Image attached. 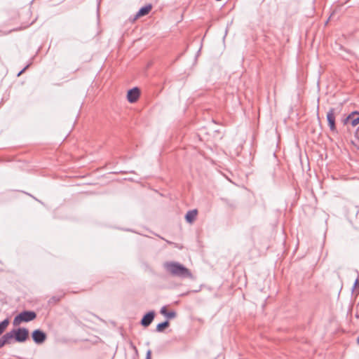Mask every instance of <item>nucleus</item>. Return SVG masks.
Listing matches in <instances>:
<instances>
[{
  "label": "nucleus",
  "instance_id": "nucleus-12",
  "mask_svg": "<svg viewBox=\"0 0 359 359\" xmlns=\"http://www.w3.org/2000/svg\"><path fill=\"white\" fill-rule=\"evenodd\" d=\"M9 321L8 319H6L1 323H0V334H1L4 332V331L6 330Z\"/></svg>",
  "mask_w": 359,
  "mask_h": 359
},
{
  "label": "nucleus",
  "instance_id": "nucleus-13",
  "mask_svg": "<svg viewBox=\"0 0 359 359\" xmlns=\"http://www.w3.org/2000/svg\"><path fill=\"white\" fill-rule=\"evenodd\" d=\"M161 314H163V315H164V316H167V313H167V309H166V307H165V306H163V307H162V308H161Z\"/></svg>",
  "mask_w": 359,
  "mask_h": 359
},
{
  "label": "nucleus",
  "instance_id": "nucleus-14",
  "mask_svg": "<svg viewBox=\"0 0 359 359\" xmlns=\"http://www.w3.org/2000/svg\"><path fill=\"white\" fill-rule=\"evenodd\" d=\"M353 126H355L359 123V117L357 118H355L351 122Z\"/></svg>",
  "mask_w": 359,
  "mask_h": 359
},
{
  "label": "nucleus",
  "instance_id": "nucleus-16",
  "mask_svg": "<svg viewBox=\"0 0 359 359\" xmlns=\"http://www.w3.org/2000/svg\"><path fill=\"white\" fill-rule=\"evenodd\" d=\"M151 351L149 350L147 353L146 359H151Z\"/></svg>",
  "mask_w": 359,
  "mask_h": 359
},
{
  "label": "nucleus",
  "instance_id": "nucleus-2",
  "mask_svg": "<svg viewBox=\"0 0 359 359\" xmlns=\"http://www.w3.org/2000/svg\"><path fill=\"white\" fill-rule=\"evenodd\" d=\"M36 317L34 311H24L15 317L13 320V325L15 326L19 325L22 322H29L33 320Z\"/></svg>",
  "mask_w": 359,
  "mask_h": 359
},
{
  "label": "nucleus",
  "instance_id": "nucleus-9",
  "mask_svg": "<svg viewBox=\"0 0 359 359\" xmlns=\"http://www.w3.org/2000/svg\"><path fill=\"white\" fill-rule=\"evenodd\" d=\"M13 337V332L6 333L0 339V348L9 342V340Z\"/></svg>",
  "mask_w": 359,
  "mask_h": 359
},
{
  "label": "nucleus",
  "instance_id": "nucleus-17",
  "mask_svg": "<svg viewBox=\"0 0 359 359\" xmlns=\"http://www.w3.org/2000/svg\"><path fill=\"white\" fill-rule=\"evenodd\" d=\"M355 287H359V279H357L355 280Z\"/></svg>",
  "mask_w": 359,
  "mask_h": 359
},
{
  "label": "nucleus",
  "instance_id": "nucleus-7",
  "mask_svg": "<svg viewBox=\"0 0 359 359\" xmlns=\"http://www.w3.org/2000/svg\"><path fill=\"white\" fill-rule=\"evenodd\" d=\"M154 316L155 313L154 311H150L147 313L146 315L144 316L143 318L142 319L141 324L144 327L149 326L153 321Z\"/></svg>",
  "mask_w": 359,
  "mask_h": 359
},
{
  "label": "nucleus",
  "instance_id": "nucleus-1",
  "mask_svg": "<svg viewBox=\"0 0 359 359\" xmlns=\"http://www.w3.org/2000/svg\"><path fill=\"white\" fill-rule=\"evenodd\" d=\"M163 266L166 271L173 276L180 278L191 277V273L190 271L178 262H168L164 263Z\"/></svg>",
  "mask_w": 359,
  "mask_h": 359
},
{
  "label": "nucleus",
  "instance_id": "nucleus-15",
  "mask_svg": "<svg viewBox=\"0 0 359 359\" xmlns=\"http://www.w3.org/2000/svg\"><path fill=\"white\" fill-rule=\"evenodd\" d=\"M166 316L169 318H172L175 316V313H174V312L168 313Z\"/></svg>",
  "mask_w": 359,
  "mask_h": 359
},
{
  "label": "nucleus",
  "instance_id": "nucleus-18",
  "mask_svg": "<svg viewBox=\"0 0 359 359\" xmlns=\"http://www.w3.org/2000/svg\"><path fill=\"white\" fill-rule=\"evenodd\" d=\"M357 342L359 344V337L357 338Z\"/></svg>",
  "mask_w": 359,
  "mask_h": 359
},
{
  "label": "nucleus",
  "instance_id": "nucleus-3",
  "mask_svg": "<svg viewBox=\"0 0 359 359\" xmlns=\"http://www.w3.org/2000/svg\"><path fill=\"white\" fill-rule=\"evenodd\" d=\"M13 334L16 341L22 342L25 341L28 337V330L25 328H19L14 330Z\"/></svg>",
  "mask_w": 359,
  "mask_h": 359
},
{
  "label": "nucleus",
  "instance_id": "nucleus-4",
  "mask_svg": "<svg viewBox=\"0 0 359 359\" xmlns=\"http://www.w3.org/2000/svg\"><path fill=\"white\" fill-rule=\"evenodd\" d=\"M327 120L332 131L336 130L334 109H330L327 114Z\"/></svg>",
  "mask_w": 359,
  "mask_h": 359
},
{
  "label": "nucleus",
  "instance_id": "nucleus-6",
  "mask_svg": "<svg viewBox=\"0 0 359 359\" xmlns=\"http://www.w3.org/2000/svg\"><path fill=\"white\" fill-rule=\"evenodd\" d=\"M32 338L36 344H41L45 341L46 335L42 331L36 330L32 332Z\"/></svg>",
  "mask_w": 359,
  "mask_h": 359
},
{
  "label": "nucleus",
  "instance_id": "nucleus-11",
  "mask_svg": "<svg viewBox=\"0 0 359 359\" xmlns=\"http://www.w3.org/2000/svg\"><path fill=\"white\" fill-rule=\"evenodd\" d=\"M169 323L168 321L159 323L156 326V330L158 332H162L165 328L168 327Z\"/></svg>",
  "mask_w": 359,
  "mask_h": 359
},
{
  "label": "nucleus",
  "instance_id": "nucleus-10",
  "mask_svg": "<svg viewBox=\"0 0 359 359\" xmlns=\"http://www.w3.org/2000/svg\"><path fill=\"white\" fill-rule=\"evenodd\" d=\"M196 215H197L196 210H193L189 211L185 216L186 220L189 223H192L195 220Z\"/></svg>",
  "mask_w": 359,
  "mask_h": 359
},
{
  "label": "nucleus",
  "instance_id": "nucleus-5",
  "mask_svg": "<svg viewBox=\"0 0 359 359\" xmlns=\"http://www.w3.org/2000/svg\"><path fill=\"white\" fill-rule=\"evenodd\" d=\"M140 97V90L137 88H134L128 90L127 99L130 103L135 102Z\"/></svg>",
  "mask_w": 359,
  "mask_h": 359
},
{
  "label": "nucleus",
  "instance_id": "nucleus-8",
  "mask_svg": "<svg viewBox=\"0 0 359 359\" xmlns=\"http://www.w3.org/2000/svg\"><path fill=\"white\" fill-rule=\"evenodd\" d=\"M151 8L152 7L151 5H147L140 8V10L136 14V18L147 15L151 11Z\"/></svg>",
  "mask_w": 359,
  "mask_h": 359
}]
</instances>
